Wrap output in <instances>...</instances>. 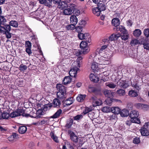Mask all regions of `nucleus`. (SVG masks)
I'll use <instances>...</instances> for the list:
<instances>
[{
  "label": "nucleus",
  "instance_id": "1",
  "mask_svg": "<svg viewBox=\"0 0 149 149\" xmlns=\"http://www.w3.org/2000/svg\"><path fill=\"white\" fill-rule=\"evenodd\" d=\"M25 112L23 109H18L16 111H13L10 114V116L12 118H15L21 115L23 116L27 117L30 116L32 117H34L36 118H40L41 116L43 115L44 112L41 110H38L36 114V116H31L30 114L25 113Z\"/></svg>",
  "mask_w": 149,
  "mask_h": 149
},
{
  "label": "nucleus",
  "instance_id": "2",
  "mask_svg": "<svg viewBox=\"0 0 149 149\" xmlns=\"http://www.w3.org/2000/svg\"><path fill=\"white\" fill-rule=\"evenodd\" d=\"M82 58L80 56L77 59L76 61L73 62L72 67L69 72V74L70 76L75 77L77 72L79 70V68L82 63Z\"/></svg>",
  "mask_w": 149,
  "mask_h": 149
},
{
  "label": "nucleus",
  "instance_id": "3",
  "mask_svg": "<svg viewBox=\"0 0 149 149\" xmlns=\"http://www.w3.org/2000/svg\"><path fill=\"white\" fill-rule=\"evenodd\" d=\"M68 132L71 140L76 143L75 146L76 147L78 148L81 146L84 143L83 141L81 139L78 140V137L72 131L69 130Z\"/></svg>",
  "mask_w": 149,
  "mask_h": 149
},
{
  "label": "nucleus",
  "instance_id": "4",
  "mask_svg": "<svg viewBox=\"0 0 149 149\" xmlns=\"http://www.w3.org/2000/svg\"><path fill=\"white\" fill-rule=\"evenodd\" d=\"M110 57L104 54L102 56H99L97 59V62L100 65H108L111 63Z\"/></svg>",
  "mask_w": 149,
  "mask_h": 149
},
{
  "label": "nucleus",
  "instance_id": "5",
  "mask_svg": "<svg viewBox=\"0 0 149 149\" xmlns=\"http://www.w3.org/2000/svg\"><path fill=\"white\" fill-rule=\"evenodd\" d=\"M61 104L60 101L58 99L56 98L54 100L52 103L47 104L45 106L43 110L44 111L49 110L51 107L58 108Z\"/></svg>",
  "mask_w": 149,
  "mask_h": 149
},
{
  "label": "nucleus",
  "instance_id": "6",
  "mask_svg": "<svg viewBox=\"0 0 149 149\" xmlns=\"http://www.w3.org/2000/svg\"><path fill=\"white\" fill-rule=\"evenodd\" d=\"M139 115L138 112L135 110L131 111L130 116L131 118V120L133 123L139 124L140 123V120L138 118Z\"/></svg>",
  "mask_w": 149,
  "mask_h": 149
},
{
  "label": "nucleus",
  "instance_id": "7",
  "mask_svg": "<svg viewBox=\"0 0 149 149\" xmlns=\"http://www.w3.org/2000/svg\"><path fill=\"white\" fill-rule=\"evenodd\" d=\"M75 9V5L73 3H70L67 5V8L63 10V14L65 15H71L73 13Z\"/></svg>",
  "mask_w": 149,
  "mask_h": 149
},
{
  "label": "nucleus",
  "instance_id": "8",
  "mask_svg": "<svg viewBox=\"0 0 149 149\" xmlns=\"http://www.w3.org/2000/svg\"><path fill=\"white\" fill-rule=\"evenodd\" d=\"M71 0H53L54 3L58 5L59 8L62 9L65 8L68 3L70 2Z\"/></svg>",
  "mask_w": 149,
  "mask_h": 149
},
{
  "label": "nucleus",
  "instance_id": "9",
  "mask_svg": "<svg viewBox=\"0 0 149 149\" xmlns=\"http://www.w3.org/2000/svg\"><path fill=\"white\" fill-rule=\"evenodd\" d=\"M80 47L82 50V53L84 54H87L89 51L87 43L86 41H82L80 43Z\"/></svg>",
  "mask_w": 149,
  "mask_h": 149
},
{
  "label": "nucleus",
  "instance_id": "10",
  "mask_svg": "<svg viewBox=\"0 0 149 149\" xmlns=\"http://www.w3.org/2000/svg\"><path fill=\"white\" fill-rule=\"evenodd\" d=\"M60 52L61 55L64 56L65 58H68V57H69L70 56L69 50L67 49L61 47L60 48Z\"/></svg>",
  "mask_w": 149,
  "mask_h": 149
},
{
  "label": "nucleus",
  "instance_id": "11",
  "mask_svg": "<svg viewBox=\"0 0 149 149\" xmlns=\"http://www.w3.org/2000/svg\"><path fill=\"white\" fill-rule=\"evenodd\" d=\"M11 27L10 25L7 24L4 26H0V32L1 33H5L6 32L10 31L11 30Z\"/></svg>",
  "mask_w": 149,
  "mask_h": 149
},
{
  "label": "nucleus",
  "instance_id": "12",
  "mask_svg": "<svg viewBox=\"0 0 149 149\" xmlns=\"http://www.w3.org/2000/svg\"><path fill=\"white\" fill-rule=\"evenodd\" d=\"M39 2L41 4H44L49 8L52 6L53 0H39Z\"/></svg>",
  "mask_w": 149,
  "mask_h": 149
},
{
  "label": "nucleus",
  "instance_id": "13",
  "mask_svg": "<svg viewBox=\"0 0 149 149\" xmlns=\"http://www.w3.org/2000/svg\"><path fill=\"white\" fill-rule=\"evenodd\" d=\"M100 90L91 86H88V91L91 93H93L95 94L98 93L100 91Z\"/></svg>",
  "mask_w": 149,
  "mask_h": 149
},
{
  "label": "nucleus",
  "instance_id": "14",
  "mask_svg": "<svg viewBox=\"0 0 149 149\" xmlns=\"http://www.w3.org/2000/svg\"><path fill=\"white\" fill-rule=\"evenodd\" d=\"M103 93L105 96L108 98L113 97V93L110 91L105 90L103 91Z\"/></svg>",
  "mask_w": 149,
  "mask_h": 149
},
{
  "label": "nucleus",
  "instance_id": "15",
  "mask_svg": "<svg viewBox=\"0 0 149 149\" xmlns=\"http://www.w3.org/2000/svg\"><path fill=\"white\" fill-rule=\"evenodd\" d=\"M120 23V20L118 18H114L111 21L112 25L116 28L119 25Z\"/></svg>",
  "mask_w": 149,
  "mask_h": 149
},
{
  "label": "nucleus",
  "instance_id": "16",
  "mask_svg": "<svg viewBox=\"0 0 149 149\" xmlns=\"http://www.w3.org/2000/svg\"><path fill=\"white\" fill-rule=\"evenodd\" d=\"M146 40L143 37L142 40L140 43V45H143V48L145 49L149 50V43L146 42Z\"/></svg>",
  "mask_w": 149,
  "mask_h": 149
},
{
  "label": "nucleus",
  "instance_id": "17",
  "mask_svg": "<svg viewBox=\"0 0 149 149\" xmlns=\"http://www.w3.org/2000/svg\"><path fill=\"white\" fill-rule=\"evenodd\" d=\"M79 24L81 26H78L77 29L79 31H82V27L86 24V22L84 20H81L79 22Z\"/></svg>",
  "mask_w": 149,
  "mask_h": 149
},
{
  "label": "nucleus",
  "instance_id": "18",
  "mask_svg": "<svg viewBox=\"0 0 149 149\" xmlns=\"http://www.w3.org/2000/svg\"><path fill=\"white\" fill-rule=\"evenodd\" d=\"M56 88L58 92H66L65 86L62 84H58L56 85Z\"/></svg>",
  "mask_w": 149,
  "mask_h": 149
},
{
  "label": "nucleus",
  "instance_id": "19",
  "mask_svg": "<svg viewBox=\"0 0 149 149\" xmlns=\"http://www.w3.org/2000/svg\"><path fill=\"white\" fill-rule=\"evenodd\" d=\"M140 132L142 135L147 136L149 135V131L146 128L142 127L140 129Z\"/></svg>",
  "mask_w": 149,
  "mask_h": 149
},
{
  "label": "nucleus",
  "instance_id": "20",
  "mask_svg": "<svg viewBox=\"0 0 149 149\" xmlns=\"http://www.w3.org/2000/svg\"><path fill=\"white\" fill-rule=\"evenodd\" d=\"M70 23L75 25L78 22L77 18L76 15H72L70 17Z\"/></svg>",
  "mask_w": 149,
  "mask_h": 149
},
{
  "label": "nucleus",
  "instance_id": "21",
  "mask_svg": "<svg viewBox=\"0 0 149 149\" xmlns=\"http://www.w3.org/2000/svg\"><path fill=\"white\" fill-rule=\"evenodd\" d=\"M80 32V33H78V37L79 39L81 40L86 39V37L89 36L88 33H86L84 34L83 33H81V31Z\"/></svg>",
  "mask_w": 149,
  "mask_h": 149
},
{
  "label": "nucleus",
  "instance_id": "22",
  "mask_svg": "<svg viewBox=\"0 0 149 149\" xmlns=\"http://www.w3.org/2000/svg\"><path fill=\"white\" fill-rule=\"evenodd\" d=\"M134 36L136 37H139L142 34V32L141 30L139 29H136L133 33Z\"/></svg>",
  "mask_w": 149,
  "mask_h": 149
},
{
  "label": "nucleus",
  "instance_id": "23",
  "mask_svg": "<svg viewBox=\"0 0 149 149\" xmlns=\"http://www.w3.org/2000/svg\"><path fill=\"white\" fill-rule=\"evenodd\" d=\"M129 114L128 110L126 109H124L120 111V114L122 117H127Z\"/></svg>",
  "mask_w": 149,
  "mask_h": 149
},
{
  "label": "nucleus",
  "instance_id": "24",
  "mask_svg": "<svg viewBox=\"0 0 149 149\" xmlns=\"http://www.w3.org/2000/svg\"><path fill=\"white\" fill-rule=\"evenodd\" d=\"M119 85L120 87L123 88H127L129 86V84L126 81H122L121 80H120Z\"/></svg>",
  "mask_w": 149,
  "mask_h": 149
},
{
  "label": "nucleus",
  "instance_id": "25",
  "mask_svg": "<svg viewBox=\"0 0 149 149\" xmlns=\"http://www.w3.org/2000/svg\"><path fill=\"white\" fill-rule=\"evenodd\" d=\"M90 78L91 81L94 82H97L99 80L98 77L92 73L90 75Z\"/></svg>",
  "mask_w": 149,
  "mask_h": 149
},
{
  "label": "nucleus",
  "instance_id": "26",
  "mask_svg": "<svg viewBox=\"0 0 149 149\" xmlns=\"http://www.w3.org/2000/svg\"><path fill=\"white\" fill-rule=\"evenodd\" d=\"M111 111L112 112L116 114L120 113L121 110L118 107H113L111 108Z\"/></svg>",
  "mask_w": 149,
  "mask_h": 149
},
{
  "label": "nucleus",
  "instance_id": "27",
  "mask_svg": "<svg viewBox=\"0 0 149 149\" xmlns=\"http://www.w3.org/2000/svg\"><path fill=\"white\" fill-rule=\"evenodd\" d=\"M66 92H57L56 95L57 97L60 99H63L65 98Z\"/></svg>",
  "mask_w": 149,
  "mask_h": 149
},
{
  "label": "nucleus",
  "instance_id": "28",
  "mask_svg": "<svg viewBox=\"0 0 149 149\" xmlns=\"http://www.w3.org/2000/svg\"><path fill=\"white\" fill-rule=\"evenodd\" d=\"M129 35V34L127 31L122 33L121 35V38L122 40L125 41L128 39Z\"/></svg>",
  "mask_w": 149,
  "mask_h": 149
},
{
  "label": "nucleus",
  "instance_id": "29",
  "mask_svg": "<svg viewBox=\"0 0 149 149\" xmlns=\"http://www.w3.org/2000/svg\"><path fill=\"white\" fill-rule=\"evenodd\" d=\"M97 62H93L91 63V69L93 72H95L98 70Z\"/></svg>",
  "mask_w": 149,
  "mask_h": 149
},
{
  "label": "nucleus",
  "instance_id": "30",
  "mask_svg": "<svg viewBox=\"0 0 149 149\" xmlns=\"http://www.w3.org/2000/svg\"><path fill=\"white\" fill-rule=\"evenodd\" d=\"M72 80L71 77L68 76L65 77L63 80V83L64 84L66 85L70 83Z\"/></svg>",
  "mask_w": 149,
  "mask_h": 149
},
{
  "label": "nucleus",
  "instance_id": "31",
  "mask_svg": "<svg viewBox=\"0 0 149 149\" xmlns=\"http://www.w3.org/2000/svg\"><path fill=\"white\" fill-rule=\"evenodd\" d=\"M62 112V111L61 109H58L53 116H51V118H58L61 114Z\"/></svg>",
  "mask_w": 149,
  "mask_h": 149
},
{
  "label": "nucleus",
  "instance_id": "32",
  "mask_svg": "<svg viewBox=\"0 0 149 149\" xmlns=\"http://www.w3.org/2000/svg\"><path fill=\"white\" fill-rule=\"evenodd\" d=\"M86 95L80 94L77 97V100L79 102H82L85 99Z\"/></svg>",
  "mask_w": 149,
  "mask_h": 149
},
{
  "label": "nucleus",
  "instance_id": "33",
  "mask_svg": "<svg viewBox=\"0 0 149 149\" xmlns=\"http://www.w3.org/2000/svg\"><path fill=\"white\" fill-rule=\"evenodd\" d=\"M73 98L72 97H71L68 98L64 102V103L65 105L68 106L71 104L73 102L72 100Z\"/></svg>",
  "mask_w": 149,
  "mask_h": 149
},
{
  "label": "nucleus",
  "instance_id": "34",
  "mask_svg": "<svg viewBox=\"0 0 149 149\" xmlns=\"http://www.w3.org/2000/svg\"><path fill=\"white\" fill-rule=\"evenodd\" d=\"M27 130V127L25 126H22L19 127L18 129V132L22 134L25 133Z\"/></svg>",
  "mask_w": 149,
  "mask_h": 149
},
{
  "label": "nucleus",
  "instance_id": "35",
  "mask_svg": "<svg viewBox=\"0 0 149 149\" xmlns=\"http://www.w3.org/2000/svg\"><path fill=\"white\" fill-rule=\"evenodd\" d=\"M128 95L129 96L133 97H136L138 95L137 92L132 90L129 91Z\"/></svg>",
  "mask_w": 149,
  "mask_h": 149
},
{
  "label": "nucleus",
  "instance_id": "36",
  "mask_svg": "<svg viewBox=\"0 0 149 149\" xmlns=\"http://www.w3.org/2000/svg\"><path fill=\"white\" fill-rule=\"evenodd\" d=\"M116 29L117 31H120L122 33L127 31V30L125 29V27L122 26H119V25L116 28Z\"/></svg>",
  "mask_w": 149,
  "mask_h": 149
},
{
  "label": "nucleus",
  "instance_id": "37",
  "mask_svg": "<svg viewBox=\"0 0 149 149\" xmlns=\"http://www.w3.org/2000/svg\"><path fill=\"white\" fill-rule=\"evenodd\" d=\"M92 11L93 14L97 16H99L100 14L101 11L97 7L93 8Z\"/></svg>",
  "mask_w": 149,
  "mask_h": 149
},
{
  "label": "nucleus",
  "instance_id": "38",
  "mask_svg": "<svg viewBox=\"0 0 149 149\" xmlns=\"http://www.w3.org/2000/svg\"><path fill=\"white\" fill-rule=\"evenodd\" d=\"M67 148L73 149V146L70 142L67 141L65 143V145L63 146L62 149H67Z\"/></svg>",
  "mask_w": 149,
  "mask_h": 149
},
{
  "label": "nucleus",
  "instance_id": "39",
  "mask_svg": "<svg viewBox=\"0 0 149 149\" xmlns=\"http://www.w3.org/2000/svg\"><path fill=\"white\" fill-rule=\"evenodd\" d=\"M18 136L15 133H13V134L9 136L8 138V139L9 141H13L16 139L17 138V137H18Z\"/></svg>",
  "mask_w": 149,
  "mask_h": 149
},
{
  "label": "nucleus",
  "instance_id": "40",
  "mask_svg": "<svg viewBox=\"0 0 149 149\" xmlns=\"http://www.w3.org/2000/svg\"><path fill=\"white\" fill-rule=\"evenodd\" d=\"M105 85L112 89L115 88L117 86L116 84H114L112 82H107L105 83Z\"/></svg>",
  "mask_w": 149,
  "mask_h": 149
},
{
  "label": "nucleus",
  "instance_id": "41",
  "mask_svg": "<svg viewBox=\"0 0 149 149\" xmlns=\"http://www.w3.org/2000/svg\"><path fill=\"white\" fill-rule=\"evenodd\" d=\"M141 40L139 39V40L136 39H132L131 42L130 44L132 46L138 44H140Z\"/></svg>",
  "mask_w": 149,
  "mask_h": 149
},
{
  "label": "nucleus",
  "instance_id": "42",
  "mask_svg": "<svg viewBox=\"0 0 149 149\" xmlns=\"http://www.w3.org/2000/svg\"><path fill=\"white\" fill-rule=\"evenodd\" d=\"M101 11L105 10L106 9V6L104 3H101L98 4L97 7Z\"/></svg>",
  "mask_w": 149,
  "mask_h": 149
},
{
  "label": "nucleus",
  "instance_id": "43",
  "mask_svg": "<svg viewBox=\"0 0 149 149\" xmlns=\"http://www.w3.org/2000/svg\"><path fill=\"white\" fill-rule=\"evenodd\" d=\"M73 120L71 118H70L67 121L66 125V127L67 128H70L73 124Z\"/></svg>",
  "mask_w": 149,
  "mask_h": 149
},
{
  "label": "nucleus",
  "instance_id": "44",
  "mask_svg": "<svg viewBox=\"0 0 149 149\" xmlns=\"http://www.w3.org/2000/svg\"><path fill=\"white\" fill-rule=\"evenodd\" d=\"M63 31L56 32L55 33V35L57 39L59 40H61V37L63 36Z\"/></svg>",
  "mask_w": 149,
  "mask_h": 149
},
{
  "label": "nucleus",
  "instance_id": "45",
  "mask_svg": "<svg viewBox=\"0 0 149 149\" xmlns=\"http://www.w3.org/2000/svg\"><path fill=\"white\" fill-rule=\"evenodd\" d=\"M116 93L119 95L120 96H124L125 94V90L122 89H120L119 90H118L116 91Z\"/></svg>",
  "mask_w": 149,
  "mask_h": 149
},
{
  "label": "nucleus",
  "instance_id": "46",
  "mask_svg": "<svg viewBox=\"0 0 149 149\" xmlns=\"http://www.w3.org/2000/svg\"><path fill=\"white\" fill-rule=\"evenodd\" d=\"M9 25L14 27L17 28L18 26V23L15 20H11L10 22Z\"/></svg>",
  "mask_w": 149,
  "mask_h": 149
},
{
  "label": "nucleus",
  "instance_id": "47",
  "mask_svg": "<svg viewBox=\"0 0 149 149\" xmlns=\"http://www.w3.org/2000/svg\"><path fill=\"white\" fill-rule=\"evenodd\" d=\"M107 46L106 45H103L100 48H98L97 49V52H99V54L104 52L105 51V49L107 47Z\"/></svg>",
  "mask_w": 149,
  "mask_h": 149
},
{
  "label": "nucleus",
  "instance_id": "48",
  "mask_svg": "<svg viewBox=\"0 0 149 149\" xmlns=\"http://www.w3.org/2000/svg\"><path fill=\"white\" fill-rule=\"evenodd\" d=\"M143 34L146 37V38H149V29L146 28L144 30Z\"/></svg>",
  "mask_w": 149,
  "mask_h": 149
},
{
  "label": "nucleus",
  "instance_id": "49",
  "mask_svg": "<svg viewBox=\"0 0 149 149\" xmlns=\"http://www.w3.org/2000/svg\"><path fill=\"white\" fill-rule=\"evenodd\" d=\"M50 135L52 138L53 139L54 141L56 143L58 142V139L57 136L54 135L53 132H51L50 133Z\"/></svg>",
  "mask_w": 149,
  "mask_h": 149
},
{
  "label": "nucleus",
  "instance_id": "50",
  "mask_svg": "<svg viewBox=\"0 0 149 149\" xmlns=\"http://www.w3.org/2000/svg\"><path fill=\"white\" fill-rule=\"evenodd\" d=\"M6 22V19L5 17L2 16L0 15V26L1 24L4 25Z\"/></svg>",
  "mask_w": 149,
  "mask_h": 149
},
{
  "label": "nucleus",
  "instance_id": "51",
  "mask_svg": "<svg viewBox=\"0 0 149 149\" xmlns=\"http://www.w3.org/2000/svg\"><path fill=\"white\" fill-rule=\"evenodd\" d=\"M1 116V118L3 119H7L10 116V114L6 112L2 113Z\"/></svg>",
  "mask_w": 149,
  "mask_h": 149
},
{
  "label": "nucleus",
  "instance_id": "52",
  "mask_svg": "<svg viewBox=\"0 0 149 149\" xmlns=\"http://www.w3.org/2000/svg\"><path fill=\"white\" fill-rule=\"evenodd\" d=\"M3 34H5L6 37L8 39H9L11 38L12 37V33H10V31L6 32L5 33H1Z\"/></svg>",
  "mask_w": 149,
  "mask_h": 149
},
{
  "label": "nucleus",
  "instance_id": "53",
  "mask_svg": "<svg viewBox=\"0 0 149 149\" xmlns=\"http://www.w3.org/2000/svg\"><path fill=\"white\" fill-rule=\"evenodd\" d=\"M92 110V108L87 107H86L85 110H84L83 111V113L84 114V115L88 113L89 112L91 111Z\"/></svg>",
  "mask_w": 149,
  "mask_h": 149
},
{
  "label": "nucleus",
  "instance_id": "54",
  "mask_svg": "<svg viewBox=\"0 0 149 149\" xmlns=\"http://www.w3.org/2000/svg\"><path fill=\"white\" fill-rule=\"evenodd\" d=\"M143 104L142 103H136L134 104V107L138 109H142Z\"/></svg>",
  "mask_w": 149,
  "mask_h": 149
},
{
  "label": "nucleus",
  "instance_id": "55",
  "mask_svg": "<svg viewBox=\"0 0 149 149\" xmlns=\"http://www.w3.org/2000/svg\"><path fill=\"white\" fill-rule=\"evenodd\" d=\"M102 110L104 112L108 113L110 112V109L109 107H104L102 108Z\"/></svg>",
  "mask_w": 149,
  "mask_h": 149
},
{
  "label": "nucleus",
  "instance_id": "56",
  "mask_svg": "<svg viewBox=\"0 0 149 149\" xmlns=\"http://www.w3.org/2000/svg\"><path fill=\"white\" fill-rule=\"evenodd\" d=\"M75 25L71 24L66 26V28L67 30H72L74 29L75 27Z\"/></svg>",
  "mask_w": 149,
  "mask_h": 149
},
{
  "label": "nucleus",
  "instance_id": "57",
  "mask_svg": "<svg viewBox=\"0 0 149 149\" xmlns=\"http://www.w3.org/2000/svg\"><path fill=\"white\" fill-rule=\"evenodd\" d=\"M83 117V116L81 114L78 115L74 117L73 118L74 120L78 121L81 119Z\"/></svg>",
  "mask_w": 149,
  "mask_h": 149
},
{
  "label": "nucleus",
  "instance_id": "58",
  "mask_svg": "<svg viewBox=\"0 0 149 149\" xmlns=\"http://www.w3.org/2000/svg\"><path fill=\"white\" fill-rule=\"evenodd\" d=\"M25 47L26 48H31V43L29 41L26 42L25 43Z\"/></svg>",
  "mask_w": 149,
  "mask_h": 149
},
{
  "label": "nucleus",
  "instance_id": "59",
  "mask_svg": "<svg viewBox=\"0 0 149 149\" xmlns=\"http://www.w3.org/2000/svg\"><path fill=\"white\" fill-rule=\"evenodd\" d=\"M27 68V67L26 65H23L22 64H21L19 67V70L22 71H24L26 70Z\"/></svg>",
  "mask_w": 149,
  "mask_h": 149
},
{
  "label": "nucleus",
  "instance_id": "60",
  "mask_svg": "<svg viewBox=\"0 0 149 149\" xmlns=\"http://www.w3.org/2000/svg\"><path fill=\"white\" fill-rule=\"evenodd\" d=\"M133 143L136 144H137L139 143L140 142V140L139 137H136L133 140Z\"/></svg>",
  "mask_w": 149,
  "mask_h": 149
},
{
  "label": "nucleus",
  "instance_id": "61",
  "mask_svg": "<svg viewBox=\"0 0 149 149\" xmlns=\"http://www.w3.org/2000/svg\"><path fill=\"white\" fill-rule=\"evenodd\" d=\"M142 109L144 111L149 110V106L148 105L143 104Z\"/></svg>",
  "mask_w": 149,
  "mask_h": 149
},
{
  "label": "nucleus",
  "instance_id": "62",
  "mask_svg": "<svg viewBox=\"0 0 149 149\" xmlns=\"http://www.w3.org/2000/svg\"><path fill=\"white\" fill-rule=\"evenodd\" d=\"M76 5H75V9H74V12L73 13H74V14L75 15H76L78 16L80 14V12L79 10L76 9Z\"/></svg>",
  "mask_w": 149,
  "mask_h": 149
},
{
  "label": "nucleus",
  "instance_id": "63",
  "mask_svg": "<svg viewBox=\"0 0 149 149\" xmlns=\"http://www.w3.org/2000/svg\"><path fill=\"white\" fill-rule=\"evenodd\" d=\"M95 103V104H94V106L100 105L102 104V102L100 100H96V101L94 103Z\"/></svg>",
  "mask_w": 149,
  "mask_h": 149
},
{
  "label": "nucleus",
  "instance_id": "64",
  "mask_svg": "<svg viewBox=\"0 0 149 149\" xmlns=\"http://www.w3.org/2000/svg\"><path fill=\"white\" fill-rule=\"evenodd\" d=\"M82 53V51H80L79 50H76L74 52V54L76 56H78Z\"/></svg>",
  "mask_w": 149,
  "mask_h": 149
}]
</instances>
